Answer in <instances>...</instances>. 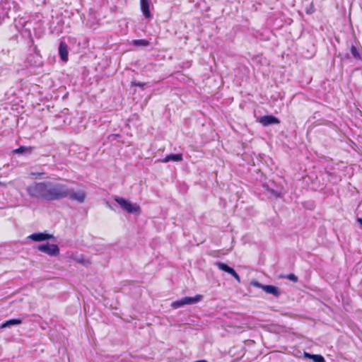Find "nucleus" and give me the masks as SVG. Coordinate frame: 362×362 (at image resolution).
Segmentation results:
<instances>
[{"label": "nucleus", "instance_id": "1", "mask_svg": "<svg viewBox=\"0 0 362 362\" xmlns=\"http://www.w3.org/2000/svg\"><path fill=\"white\" fill-rule=\"evenodd\" d=\"M26 191L30 197L45 201L69 198L82 203L86 197L83 191L74 192L57 179L34 182L27 187Z\"/></svg>", "mask_w": 362, "mask_h": 362}, {"label": "nucleus", "instance_id": "2", "mask_svg": "<svg viewBox=\"0 0 362 362\" xmlns=\"http://www.w3.org/2000/svg\"><path fill=\"white\" fill-rule=\"evenodd\" d=\"M114 200L126 211L132 214H140L141 208L136 204H132L122 197H117Z\"/></svg>", "mask_w": 362, "mask_h": 362}, {"label": "nucleus", "instance_id": "3", "mask_svg": "<svg viewBox=\"0 0 362 362\" xmlns=\"http://www.w3.org/2000/svg\"><path fill=\"white\" fill-rule=\"evenodd\" d=\"M202 299V296L197 294L194 297H185L181 300H176L171 304V307L173 309H177L185 305H190L197 303Z\"/></svg>", "mask_w": 362, "mask_h": 362}, {"label": "nucleus", "instance_id": "4", "mask_svg": "<svg viewBox=\"0 0 362 362\" xmlns=\"http://www.w3.org/2000/svg\"><path fill=\"white\" fill-rule=\"evenodd\" d=\"M37 250L49 256H57L59 254V248L58 245L55 244H49V243L38 245Z\"/></svg>", "mask_w": 362, "mask_h": 362}, {"label": "nucleus", "instance_id": "5", "mask_svg": "<svg viewBox=\"0 0 362 362\" xmlns=\"http://www.w3.org/2000/svg\"><path fill=\"white\" fill-rule=\"evenodd\" d=\"M257 121L264 127L274 124H278L280 123V120L273 115H264L259 117L257 119Z\"/></svg>", "mask_w": 362, "mask_h": 362}, {"label": "nucleus", "instance_id": "6", "mask_svg": "<svg viewBox=\"0 0 362 362\" xmlns=\"http://www.w3.org/2000/svg\"><path fill=\"white\" fill-rule=\"evenodd\" d=\"M216 266L222 271H224L230 275H232L238 283L240 282V277L238 274L230 267L228 266L226 264L223 262H216Z\"/></svg>", "mask_w": 362, "mask_h": 362}, {"label": "nucleus", "instance_id": "7", "mask_svg": "<svg viewBox=\"0 0 362 362\" xmlns=\"http://www.w3.org/2000/svg\"><path fill=\"white\" fill-rule=\"evenodd\" d=\"M53 238L52 235L46 233H35L28 236V238L34 242L44 241L52 239Z\"/></svg>", "mask_w": 362, "mask_h": 362}, {"label": "nucleus", "instance_id": "8", "mask_svg": "<svg viewBox=\"0 0 362 362\" xmlns=\"http://www.w3.org/2000/svg\"><path fill=\"white\" fill-rule=\"evenodd\" d=\"M59 54L62 61L66 62L69 59L68 45L64 41H62L59 45Z\"/></svg>", "mask_w": 362, "mask_h": 362}, {"label": "nucleus", "instance_id": "9", "mask_svg": "<svg viewBox=\"0 0 362 362\" xmlns=\"http://www.w3.org/2000/svg\"><path fill=\"white\" fill-rule=\"evenodd\" d=\"M150 1L149 0H140V8L144 14V16L146 18H150L151 17V13L150 11Z\"/></svg>", "mask_w": 362, "mask_h": 362}, {"label": "nucleus", "instance_id": "10", "mask_svg": "<svg viewBox=\"0 0 362 362\" xmlns=\"http://www.w3.org/2000/svg\"><path fill=\"white\" fill-rule=\"evenodd\" d=\"M263 291L267 293L272 294L276 297H278L280 295L279 288L272 285H265V286L263 287Z\"/></svg>", "mask_w": 362, "mask_h": 362}, {"label": "nucleus", "instance_id": "11", "mask_svg": "<svg viewBox=\"0 0 362 362\" xmlns=\"http://www.w3.org/2000/svg\"><path fill=\"white\" fill-rule=\"evenodd\" d=\"M182 160V154H170L167 155L162 160L163 163H168L169 161H181Z\"/></svg>", "mask_w": 362, "mask_h": 362}, {"label": "nucleus", "instance_id": "12", "mask_svg": "<svg viewBox=\"0 0 362 362\" xmlns=\"http://www.w3.org/2000/svg\"><path fill=\"white\" fill-rule=\"evenodd\" d=\"M22 323V320L20 319H11L1 325V328H6L12 325H18Z\"/></svg>", "mask_w": 362, "mask_h": 362}, {"label": "nucleus", "instance_id": "13", "mask_svg": "<svg viewBox=\"0 0 362 362\" xmlns=\"http://www.w3.org/2000/svg\"><path fill=\"white\" fill-rule=\"evenodd\" d=\"M33 148V147H32V146H21L19 148L14 149L13 151V153H25L27 151L30 152Z\"/></svg>", "mask_w": 362, "mask_h": 362}, {"label": "nucleus", "instance_id": "14", "mask_svg": "<svg viewBox=\"0 0 362 362\" xmlns=\"http://www.w3.org/2000/svg\"><path fill=\"white\" fill-rule=\"evenodd\" d=\"M350 52L351 53L352 57L356 59H361V57L359 52L358 49L354 46L351 45L350 48Z\"/></svg>", "mask_w": 362, "mask_h": 362}, {"label": "nucleus", "instance_id": "15", "mask_svg": "<svg viewBox=\"0 0 362 362\" xmlns=\"http://www.w3.org/2000/svg\"><path fill=\"white\" fill-rule=\"evenodd\" d=\"M133 44L136 46H148L149 45V41L147 40H133Z\"/></svg>", "mask_w": 362, "mask_h": 362}, {"label": "nucleus", "instance_id": "16", "mask_svg": "<svg viewBox=\"0 0 362 362\" xmlns=\"http://www.w3.org/2000/svg\"><path fill=\"white\" fill-rule=\"evenodd\" d=\"M313 361L314 362H325L324 357L320 354H314Z\"/></svg>", "mask_w": 362, "mask_h": 362}, {"label": "nucleus", "instance_id": "17", "mask_svg": "<svg viewBox=\"0 0 362 362\" xmlns=\"http://www.w3.org/2000/svg\"><path fill=\"white\" fill-rule=\"evenodd\" d=\"M286 278L293 282L298 281V277L294 274H289L286 276Z\"/></svg>", "mask_w": 362, "mask_h": 362}, {"label": "nucleus", "instance_id": "18", "mask_svg": "<svg viewBox=\"0 0 362 362\" xmlns=\"http://www.w3.org/2000/svg\"><path fill=\"white\" fill-rule=\"evenodd\" d=\"M146 83H143V82H136V81H132V86H138V87H140V88H144L145 86Z\"/></svg>", "mask_w": 362, "mask_h": 362}, {"label": "nucleus", "instance_id": "19", "mask_svg": "<svg viewBox=\"0 0 362 362\" xmlns=\"http://www.w3.org/2000/svg\"><path fill=\"white\" fill-rule=\"evenodd\" d=\"M313 356H314V354H310L308 352H306V351H305L303 353V356L305 358H309V359H312L313 360Z\"/></svg>", "mask_w": 362, "mask_h": 362}, {"label": "nucleus", "instance_id": "20", "mask_svg": "<svg viewBox=\"0 0 362 362\" xmlns=\"http://www.w3.org/2000/svg\"><path fill=\"white\" fill-rule=\"evenodd\" d=\"M254 285H255L256 287H257V288H262V290H263V287H264V286H265V285H263V284H260V283H259V282H255V283L254 284Z\"/></svg>", "mask_w": 362, "mask_h": 362}, {"label": "nucleus", "instance_id": "21", "mask_svg": "<svg viewBox=\"0 0 362 362\" xmlns=\"http://www.w3.org/2000/svg\"><path fill=\"white\" fill-rule=\"evenodd\" d=\"M357 221H358V222L361 225H362V218H358Z\"/></svg>", "mask_w": 362, "mask_h": 362}, {"label": "nucleus", "instance_id": "22", "mask_svg": "<svg viewBox=\"0 0 362 362\" xmlns=\"http://www.w3.org/2000/svg\"><path fill=\"white\" fill-rule=\"evenodd\" d=\"M313 12H314V9H312V11L307 10V11H306L307 13H312Z\"/></svg>", "mask_w": 362, "mask_h": 362}, {"label": "nucleus", "instance_id": "23", "mask_svg": "<svg viewBox=\"0 0 362 362\" xmlns=\"http://www.w3.org/2000/svg\"><path fill=\"white\" fill-rule=\"evenodd\" d=\"M196 362H208V361L206 360H199V361H197Z\"/></svg>", "mask_w": 362, "mask_h": 362}, {"label": "nucleus", "instance_id": "24", "mask_svg": "<svg viewBox=\"0 0 362 362\" xmlns=\"http://www.w3.org/2000/svg\"><path fill=\"white\" fill-rule=\"evenodd\" d=\"M78 263H82V261L78 260Z\"/></svg>", "mask_w": 362, "mask_h": 362}]
</instances>
